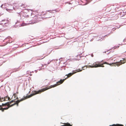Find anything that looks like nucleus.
<instances>
[{
    "instance_id": "obj_1",
    "label": "nucleus",
    "mask_w": 126,
    "mask_h": 126,
    "mask_svg": "<svg viewBox=\"0 0 126 126\" xmlns=\"http://www.w3.org/2000/svg\"><path fill=\"white\" fill-rule=\"evenodd\" d=\"M61 84H62V79H61L60 81H58L57 82V84H55L53 85H51L45 88H43L37 91H34L33 92L32 94H31L29 95L26 96L25 97H24V98H22L20 100H18L17 101H16V103L11 105H10L11 103L15 102V100H12L11 101L8 102H7V103L9 106L8 107H7L9 109V108L14 106V105H15L16 104H17V106H18V103L20 102L23 100L27 98H30L37 94H40L42 92H43L45 91H46L54 87H56Z\"/></svg>"
},
{
    "instance_id": "obj_2",
    "label": "nucleus",
    "mask_w": 126,
    "mask_h": 126,
    "mask_svg": "<svg viewBox=\"0 0 126 126\" xmlns=\"http://www.w3.org/2000/svg\"><path fill=\"white\" fill-rule=\"evenodd\" d=\"M101 62L97 61L94 63L92 65H89V66L91 68L97 67H104V66L103 65L104 64H107L111 65L112 64H115V63H109L107 62H105L103 63H101Z\"/></svg>"
},
{
    "instance_id": "obj_3",
    "label": "nucleus",
    "mask_w": 126,
    "mask_h": 126,
    "mask_svg": "<svg viewBox=\"0 0 126 126\" xmlns=\"http://www.w3.org/2000/svg\"><path fill=\"white\" fill-rule=\"evenodd\" d=\"M122 60H120V62H117L115 63V64L117 66H118L120 65H122L123 64H124L125 63H126V58H122Z\"/></svg>"
},
{
    "instance_id": "obj_4",
    "label": "nucleus",
    "mask_w": 126,
    "mask_h": 126,
    "mask_svg": "<svg viewBox=\"0 0 126 126\" xmlns=\"http://www.w3.org/2000/svg\"><path fill=\"white\" fill-rule=\"evenodd\" d=\"M82 69L80 70L79 69L73 71H72V73H69L67 75H66V76H67V77L66 78H68L70 77L71 76L73 75V74L76 73L77 72H81L82 71Z\"/></svg>"
},
{
    "instance_id": "obj_5",
    "label": "nucleus",
    "mask_w": 126,
    "mask_h": 126,
    "mask_svg": "<svg viewBox=\"0 0 126 126\" xmlns=\"http://www.w3.org/2000/svg\"><path fill=\"white\" fill-rule=\"evenodd\" d=\"M8 109V108L7 107L6 108H2V107L1 106V105H0V110H1L2 112H4L5 110H7Z\"/></svg>"
},
{
    "instance_id": "obj_6",
    "label": "nucleus",
    "mask_w": 126,
    "mask_h": 126,
    "mask_svg": "<svg viewBox=\"0 0 126 126\" xmlns=\"http://www.w3.org/2000/svg\"><path fill=\"white\" fill-rule=\"evenodd\" d=\"M39 15H35L34 16L33 18V20H37V19L39 18V17L38 16H39Z\"/></svg>"
},
{
    "instance_id": "obj_7",
    "label": "nucleus",
    "mask_w": 126,
    "mask_h": 126,
    "mask_svg": "<svg viewBox=\"0 0 126 126\" xmlns=\"http://www.w3.org/2000/svg\"><path fill=\"white\" fill-rule=\"evenodd\" d=\"M1 105V106L2 107H3V106H7V107H8V106H9L7 102L6 103H5V104L2 103V105Z\"/></svg>"
},
{
    "instance_id": "obj_8",
    "label": "nucleus",
    "mask_w": 126,
    "mask_h": 126,
    "mask_svg": "<svg viewBox=\"0 0 126 126\" xmlns=\"http://www.w3.org/2000/svg\"><path fill=\"white\" fill-rule=\"evenodd\" d=\"M7 100L6 99H4V98L3 97L2 98H0V102H2V101H7Z\"/></svg>"
},
{
    "instance_id": "obj_9",
    "label": "nucleus",
    "mask_w": 126,
    "mask_h": 126,
    "mask_svg": "<svg viewBox=\"0 0 126 126\" xmlns=\"http://www.w3.org/2000/svg\"><path fill=\"white\" fill-rule=\"evenodd\" d=\"M121 124H113L111 125H110V126H122Z\"/></svg>"
},
{
    "instance_id": "obj_10",
    "label": "nucleus",
    "mask_w": 126,
    "mask_h": 126,
    "mask_svg": "<svg viewBox=\"0 0 126 126\" xmlns=\"http://www.w3.org/2000/svg\"><path fill=\"white\" fill-rule=\"evenodd\" d=\"M7 100H9L10 101L11 100V98L9 97H7Z\"/></svg>"
},
{
    "instance_id": "obj_11",
    "label": "nucleus",
    "mask_w": 126,
    "mask_h": 126,
    "mask_svg": "<svg viewBox=\"0 0 126 126\" xmlns=\"http://www.w3.org/2000/svg\"><path fill=\"white\" fill-rule=\"evenodd\" d=\"M13 95L14 96V97L15 98H16V94L15 93Z\"/></svg>"
},
{
    "instance_id": "obj_12",
    "label": "nucleus",
    "mask_w": 126,
    "mask_h": 126,
    "mask_svg": "<svg viewBox=\"0 0 126 126\" xmlns=\"http://www.w3.org/2000/svg\"><path fill=\"white\" fill-rule=\"evenodd\" d=\"M7 96H6L4 98V99H6V100H7Z\"/></svg>"
},
{
    "instance_id": "obj_13",
    "label": "nucleus",
    "mask_w": 126,
    "mask_h": 126,
    "mask_svg": "<svg viewBox=\"0 0 126 126\" xmlns=\"http://www.w3.org/2000/svg\"><path fill=\"white\" fill-rule=\"evenodd\" d=\"M16 99H18V97H16Z\"/></svg>"
},
{
    "instance_id": "obj_14",
    "label": "nucleus",
    "mask_w": 126,
    "mask_h": 126,
    "mask_svg": "<svg viewBox=\"0 0 126 126\" xmlns=\"http://www.w3.org/2000/svg\"><path fill=\"white\" fill-rule=\"evenodd\" d=\"M83 67H82V68H83V70H84V69H83Z\"/></svg>"
},
{
    "instance_id": "obj_15",
    "label": "nucleus",
    "mask_w": 126,
    "mask_h": 126,
    "mask_svg": "<svg viewBox=\"0 0 126 126\" xmlns=\"http://www.w3.org/2000/svg\"><path fill=\"white\" fill-rule=\"evenodd\" d=\"M17 94H18V92H17Z\"/></svg>"
}]
</instances>
